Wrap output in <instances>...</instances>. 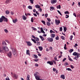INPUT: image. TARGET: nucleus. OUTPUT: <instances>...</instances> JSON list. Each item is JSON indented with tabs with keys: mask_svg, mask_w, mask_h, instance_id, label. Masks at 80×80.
<instances>
[{
	"mask_svg": "<svg viewBox=\"0 0 80 80\" xmlns=\"http://www.w3.org/2000/svg\"><path fill=\"white\" fill-rule=\"evenodd\" d=\"M9 49L7 47H1L0 46V53H6V52L9 51Z\"/></svg>",
	"mask_w": 80,
	"mask_h": 80,
	"instance_id": "nucleus-1",
	"label": "nucleus"
},
{
	"mask_svg": "<svg viewBox=\"0 0 80 80\" xmlns=\"http://www.w3.org/2000/svg\"><path fill=\"white\" fill-rule=\"evenodd\" d=\"M12 53L14 55V56L15 57L18 55V54L17 53V51H16V49L12 48Z\"/></svg>",
	"mask_w": 80,
	"mask_h": 80,
	"instance_id": "nucleus-2",
	"label": "nucleus"
},
{
	"mask_svg": "<svg viewBox=\"0 0 80 80\" xmlns=\"http://www.w3.org/2000/svg\"><path fill=\"white\" fill-rule=\"evenodd\" d=\"M12 53L11 51H9L8 54V56L9 58H12Z\"/></svg>",
	"mask_w": 80,
	"mask_h": 80,
	"instance_id": "nucleus-3",
	"label": "nucleus"
},
{
	"mask_svg": "<svg viewBox=\"0 0 80 80\" xmlns=\"http://www.w3.org/2000/svg\"><path fill=\"white\" fill-rule=\"evenodd\" d=\"M47 40L49 42H52L53 41V39L50 38H47Z\"/></svg>",
	"mask_w": 80,
	"mask_h": 80,
	"instance_id": "nucleus-4",
	"label": "nucleus"
},
{
	"mask_svg": "<svg viewBox=\"0 0 80 80\" xmlns=\"http://www.w3.org/2000/svg\"><path fill=\"white\" fill-rule=\"evenodd\" d=\"M55 23L56 24V25H59V23H60V22L59 20L58 21L57 19L55 20Z\"/></svg>",
	"mask_w": 80,
	"mask_h": 80,
	"instance_id": "nucleus-5",
	"label": "nucleus"
},
{
	"mask_svg": "<svg viewBox=\"0 0 80 80\" xmlns=\"http://www.w3.org/2000/svg\"><path fill=\"white\" fill-rule=\"evenodd\" d=\"M52 4H55L57 3V0H52L51 1Z\"/></svg>",
	"mask_w": 80,
	"mask_h": 80,
	"instance_id": "nucleus-6",
	"label": "nucleus"
},
{
	"mask_svg": "<svg viewBox=\"0 0 80 80\" xmlns=\"http://www.w3.org/2000/svg\"><path fill=\"white\" fill-rule=\"evenodd\" d=\"M3 20H4V22H7L8 21V20L7 18L5 17V16H3Z\"/></svg>",
	"mask_w": 80,
	"mask_h": 80,
	"instance_id": "nucleus-7",
	"label": "nucleus"
},
{
	"mask_svg": "<svg viewBox=\"0 0 80 80\" xmlns=\"http://www.w3.org/2000/svg\"><path fill=\"white\" fill-rule=\"evenodd\" d=\"M50 11H52V10H55V8L53 7V6L50 7Z\"/></svg>",
	"mask_w": 80,
	"mask_h": 80,
	"instance_id": "nucleus-8",
	"label": "nucleus"
},
{
	"mask_svg": "<svg viewBox=\"0 0 80 80\" xmlns=\"http://www.w3.org/2000/svg\"><path fill=\"white\" fill-rule=\"evenodd\" d=\"M3 20V16H2L0 18V22H2Z\"/></svg>",
	"mask_w": 80,
	"mask_h": 80,
	"instance_id": "nucleus-9",
	"label": "nucleus"
},
{
	"mask_svg": "<svg viewBox=\"0 0 80 80\" xmlns=\"http://www.w3.org/2000/svg\"><path fill=\"white\" fill-rule=\"evenodd\" d=\"M22 18L23 20H26V19H27V18L24 15H23L22 16Z\"/></svg>",
	"mask_w": 80,
	"mask_h": 80,
	"instance_id": "nucleus-10",
	"label": "nucleus"
},
{
	"mask_svg": "<svg viewBox=\"0 0 80 80\" xmlns=\"http://www.w3.org/2000/svg\"><path fill=\"white\" fill-rule=\"evenodd\" d=\"M47 63H48L49 64H50V65H52L53 64V63L52 62L50 61H48L47 62Z\"/></svg>",
	"mask_w": 80,
	"mask_h": 80,
	"instance_id": "nucleus-11",
	"label": "nucleus"
},
{
	"mask_svg": "<svg viewBox=\"0 0 80 80\" xmlns=\"http://www.w3.org/2000/svg\"><path fill=\"white\" fill-rule=\"evenodd\" d=\"M26 54L28 55H30V51L29 50H27L26 51Z\"/></svg>",
	"mask_w": 80,
	"mask_h": 80,
	"instance_id": "nucleus-12",
	"label": "nucleus"
},
{
	"mask_svg": "<svg viewBox=\"0 0 80 80\" xmlns=\"http://www.w3.org/2000/svg\"><path fill=\"white\" fill-rule=\"evenodd\" d=\"M38 48L39 49L40 51H42V50H43V48L42 47L39 46Z\"/></svg>",
	"mask_w": 80,
	"mask_h": 80,
	"instance_id": "nucleus-13",
	"label": "nucleus"
},
{
	"mask_svg": "<svg viewBox=\"0 0 80 80\" xmlns=\"http://www.w3.org/2000/svg\"><path fill=\"white\" fill-rule=\"evenodd\" d=\"M39 37L41 39L42 41H44V40H45L44 38H43V37L42 36H40Z\"/></svg>",
	"mask_w": 80,
	"mask_h": 80,
	"instance_id": "nucleus-14",
	"label": "nucleus"
},
{
	"mask_svg": "<svg viewBox=\"0 0 80 80\" xmlns=\"http://www.w3.org/2000/svg\"><path fill=\"white\" fill-rule=\"evenodd\" d=\"M18 20L17 19V18H16L15 19H13L12 20V22H13V23H16V22H17Z\"/></svg>",
	"mask_w": 80,
	"mask_h": 80,
	"instance_id": "nucleus-15",
	"label": "nucleus"
},
{
	"mask_svg": "<svg viewBox=\"0 0 80 80\" xmlns=\"http://www.w3.org/2000/svg\"><path fill=\"white\" fill-rule=\"evenodd\" d=\"M35 7L36 8H40V6L38 5H36Z\"/></svg>",
	"mask_w": 80,
	"mask_h": 80,
	"instance_id": "nucleus-16",
	"label": "nucleus"
},
{
	"mask_svg": "<svg viewBox=\"0 0 80 80\" xmlns=\"http://www.w3.org/2000/svg\"><path fill=\"white\" fill-rule=\"evenodd\" d=\"M61 78L62 79H65V76H64V75H61Z\"/></svg>",
	"mask_w": 80,
	"mask_h": 80,
	"instance_id": "nucleus-17",
	"label": "nucleus"
},
{
	"mask_svg": "<svg viewBox=\"0 0 80 80\" xmlns=\"http://www.w3.org/2000/svg\"><path fill=\"white\" fill-rule=\"evenodd\" d=\"M55 35L54 34H52L51 35V37L52 38H55Z\"/></svg>",
	"mask_w": 80,
	"mask_h": 80,
	"instance_id": "nucleus-18",
	"label": "nucleus"
},
{
	"mask_svg": "<svg viewBox=\"0 0 80 80\" xmlns=\"http://www.w3.org/2000/svg\"><path fill=\"white\" fill-rule=\"evenodd\" d=\"M76 58H78L79 57H80V53H78L77 54H76Z\"/></svg>",
	"mask_w": 80,
	"mask_h": 80,
	"instance_id": "nucleus-19",
	"label": "nucleus"
},
{
	"mask_svg": "<svg viewBox=\"0 0 80 80\" xmlns=\"http://www.w3.org/2000/svg\"><path fill=\"white\" fill-rule=\"evenodd\" d=\"M4 32L6 33H8V31L7 30V29H5L4 30Z\"/></svg>",
	"mask_w": 80,
	"mask_h": 80,
	"instance_id": "nucleus-20",
	"label": "nucleus"
},
{
	"mask_svg": "<svg viewBox=\"0 0 80 80\" xmlns=\"http://www.w3.org/2000/svg\"><path fill=\"white\" fill-rule=\"evenodd\" d=\"M18 75L14 74V77H15V78H18Z\"/></svg>",
	"mask_w": 80,
	"mask_h": 80,
	"instance_id": "nucleus-21",
	"label": "nucleus"
},
{
	"mask_svg": "<svg viewBox=\"0 0 80 80\" xmlns=\"http://www.w3.org/2000/svg\"><path fill=\"white\" fill-rule=\"evenodd\" d=\"M64 31V32H67V28L65 27H63Z\"/></svg>",
	"mask_w": 80,
	"mask_h": 80,
	"instance_id": "nucleus-22",
	"label": "nucleus"
},
{
	"mask_svg": "<svg viewBox=\"0 0 80 80\" xmlns=\"http://www.w3.org/2000/svg\"><path fill=\"white\" fill-rule=\"evenodd\" d=\"M33 57L34 58H38V56L36 54H34Z\"/></svg>",
	"mask_w": 80,
	"mask_h": 80,
	"instance_id": "nucleus-23",
	"label": "nucleus"
},
{
	"mask_svg": "<svg viewBox=\"0 0 80 80\" xmlns=\"http://www.w3.org/2000/svg\"><path fill=\"white\" fill-rule=\"evenodd\" d=\"M31 40H32V42H34V43H37V42H36V40H35V39H31Z\"/></svg>",
	"mask_w": 80,
	"mask_h": 80,
	"instance_id": "nucleus-24",
	"label": "nucleus"
},
{
	"mask_svg": "<svg viewBox=\"0 0 80 80\" xmlns=\"http://www.w3.org/2000/svg\"><path fill=\"white\" fill-rule=\"evenodd\" d=\"M9 2H10V0H7L5 2V3L8 4Z\"/></svg>",
	"mask_w": 80,
	"mask_h": 80,
	"instance_id": "nucleus-25",
	"label": "nucleus"
},
{
	"mask_svg": "<svg viewBox=\"0 0 80 80\" xmlns=\"http://www.w3.org/2000/svg\"><path fill=\"white\" fill-rule=\"evenodd\" d=\"M27 80H30V75H28L27 76Z\"/></svg>",
	"mask_w": 80,
	"mask_h": 80,
	"instance_id": "nucleus-26",
	"label": "nucleus"
},
{
	"mask_svg": "<svg viewBox=\"0 0 80 80\" xmlns=\"http://www.w3.org/2000/svg\"><path fill=\"white\" fill-rule=\"evenodd\" d=\"M78 53V52H74L73 53L72 55H74L75 56H76L77 55V54Z\"/></svg>",
	"mask_w": 80,
	"mask_h": 80,
	"instance_id": "nucleus-27",
	"label": "nucleus"
},
{
	"mask_svg": "<svg viewBox=\"0 0 80 80\" xmlns=\"http://www.w3.org/2000/svg\"><path fill=\"white\" fill-rule=\"evenodd\" d=\"M57 8L58 9H60V8H61V6L59 5L57 6Z\"/></svg>",
	"mask_w": 80,
	"mask_h": 80,
	"instance_id": "nucleus-28",
	"label": "nucleus"
},
{
	"mask_svg": "<svg viewBox=\"0 0 80 80\" xmlns=\"http://www.w3.org/2000/svg\"><path fill=\"white\" fill-rule=\"evenodd\" d=\"M26 43H27L28 46L29 47L30 46V42H26Z\"/></svg>",
	"mask_w": 80,
	"mask_h": 80,
	"instance_id": "nucleus-29",
	"label": "nucleus"
},
{
	"mask_svg": "<svg viewBox=\"0 0 80 80\" xmlns=\"http://www.w3.org/2000/svg\"><path fill=\"white\" fill-rule=\"evenodd\" d=\"M73 51V49H71L70 50H69V53H72V52Z\"/></svg>",
	"mask_w": 80,
	"mask_h": 80,
	"instance_id": "nucleus-30",
	"label": "nucleus"
},
{
	"mask_svg": "<svg viewBox=\"0 0 80 80\" xmlns=\"http://www.w3.org/2000/svg\"><path fill=\"white\" fill-rule=\"evenodd\" d=\"M38 58H36L35 59H34V62H38Z\"/></svg>",
	"mask_w": 80,
	"mask_h": 80,
	"instance_id": "nucleus-31",
	"label": "nucleus"
},
{
	"mask_svg": "<svg viewBox=\"0 0 80 80\" xmlns=\"http://www.w3.org/2000/svg\"><path fill=\"white\" fill-rule=\"evenodd\" d=\"M10 13V12L8 10H7L6 11V15H8V14H9Z\"/></svg>",
	"mask_w": 80,
	"mask_h": 80,
	"instance_id": "nucleus-32",
	"label": "nucleus"
},
{
	"mask_svg": "<svg viewBox=\"0 0 80 80\" xmlns=\"http://www.w3.org/2000/svg\"><path fill=\"white\" fill-rule=\"evenodd\" d=\"M47 25H48V26H50V25H51V23H50V22H47Z\"/></svg>",
	"mask_w": 80,
	"mask_h": 80,
	"instance_id": "nucleus-33",
	"label": "nucleus"
},
{
	"mask_svg": "<svg viewBox=\"0 0 80 80\" xmlns=\"http://www.w3.org/2000/svg\"><path fill=\"white\" fill-rule=\"evenodd\" d=\"M57 55L54 58V59L55 61H58V60H57Z\"/></svg>",
	"mask_w": 80,
	"mask_h": 80,
	"instance_id": "nucleus-34",
	"label": "nucleus"
},
{
	"mask_svg": "<svg viewBox=\"0 0 80 80\" xmlns=\"http://www.w3.org/2000/svg\"><path fill=\"white\" fill-rule=\"evenodd\" d=\"M57 12H58V13H59V14H60V15H61V16H62V13H61L60 12V11L57 10Z\"/></svg>",
	"mask_w": 80,
	"mask_h": 80,
	"instance_id": "nucleus-35",
	"label": "nucleus"
},
{
	"mask_svg": "<svg viewBox=\"0 0 80 80\" xmlns=\"http://www.w3.org/2000/svg\"><path fill=\"white\" fill-rule=\"evenodd\" d=\"M25 15H26V16L27 17V16H28V15H29V16L30 15V14L29 13H27V14L25 13Z\"/></svg>",
	"mask_w": 80,
	"mask_h": 80,
	"instance_id": "nucleus-36",
	"label": "nucleus"
},
{
	"mask_svg": "<svg viewBox=\"0 0 80 80\" xmlns=\"http://www.w3.org/2000/svg\"><path fill=\"white\" fill-rule=\"evenodd\" d=\"M56 40H59V38L58 36H57L56 37Z\"/></svg>",
	"mask_w": 80,
	"mask_h": 80,
	"instance_id": "nucleus-37",
	"label": "nucleus"
},
{
	"mask_svg": "<svg viewBox=\"0 0 80 80\" xmlns=\"http://www.w3.org/2000/svg\"><path fill=\"white\" fill-rule=\"evenodd\" d=\"M31 28H32V29H33V30H37V29L36 28H35L33 27H31Z\"/></svg>",
	"mask_w": 80,
	"mask_h": 80,
	"instance_id": "nucleus-38",
	"label": "nucleus"
},
{
	"mask_svg": "<svg viewBox=\"0 0 80 80\" xmlns=\"http://www.w3.org/2000/svg\"><path fill=\"white\" fill-rule=\"evenodd\" d=\"M34 1V0H30L31 3H32V4H33Z\"/></svg>",
	"mask_w": 80,
	"mask_h": 80,
	"instance_id": "nucleus-39",
	"label": "nucleus"
},
{
	"mask_svg": "<svg viewBox=\"0 0 80 80\" xmlns=\"http://www.w3.org/2000/svg\"><path fill=\"white\" fill-rule=\"evenodd\" d=\"M53 72H56V71H57V70L55 68H53Z\"/></svg>",
	"mask_w": 80,
	"mask_h": 80,
	"instance_id": "nucleus-40",
	"label": "nucleus"
},
{
	"mask_svg": "<svg viewBox=\"0 0 80 80\" xmlns=\"http://www.w3.org/2000/svg\"><path fill=\"white\" fill-rule=\"evenodd\" d=\"M2 45H6V42L5 41H2Z\"/></svg>",
	"mask_w": 80,
	"mask_h": 80,
	"instance_id": "nucleus-41",
	"label": "nucleus"
},
{
	"mask_svg": "<svg viewBox=\"0 0 80 80\" xmlns=\"http://www.w3.org/2000/svg\"><path fill=\"white\" fill-rule=\"evenodd\" d=\"M36 41L37 42H38V41H39V38H36Z\"/></svg>",
	"mask_w": 80,
	"mask_h": 80,
	"instance_id": "nucleus-42",
	"label": "nucleus"
},
{
	"mask_svg": "<svg viewBox=\"0 0 80 80\" xmlns=\"http://www.w3.org/2000/svg\"><path fill=\"white\" fill-rule=\"evenodd\" d=\"M66 70H68V71H72V69H71L70 68H66Z\"/></svg>",
	"mask_w": 80,
	"mask_h": 80,
	"instance_id": "nucleus-43",
	"label": "nucleus"
},
{
	"mask_svg": "<svg viewBox=\"0 0 80 80\" xmlns=\"http://www.w3.org/2000/svg\"><path fill=\"white\" fill-rule=\"evenodd\" d=\"M73 35H71L70 37V40H72V38H73Z\"/></svg>",
	"mask_w": 80,
	"mask_h": 80,
	"instance_id": "nucleus-44",
	"label": "nucleus"
},
{
	"mask_svg": "<svg viewBox=\"0 0 80 80\" xmlns=\"http://www.w3.org/2000/svg\"><path fill=\"white\" fill-rule=\"evenodd\" d=\"M65 14H68L69 13V12H68V11H66L64 12Z\"/></svg>",
	"mask_w": 80,
	"mask_h": 80,
	"instance_id": "nucleus-45",
	"label": "nucleus"
},
{
	"mask_svg": "<svg viewBox=\"0 0 80 80\" xmlns=\"http://www.w3.org/2000/svg\"><path fill=\"white\" fill-rule=\"evenodd\" d=\"M42 22L44 24V25H45V22L44 21H42Z\"/></svg>",
	"mask_w": 80,
	"mask_h": 80,
	"instance_id": "nucleus-46",
	"label": "nucleus"
},
{
	"mask_svg": "<svg viewBox=\"0 0 80 80\" xmlns=\"http://www.w3.org/2000/svg\"><path fill=\"white\" fill-rule=\"evenodd\" d=\"M61 38H62V40H65L64 38H65V37L63 36H62L61 37Z\"/></svg>",
	"mask_w": 80,
	"mask_h": 80,
	"instance_id": "nucleus-47",
	"label": "nucleus"
},
{
	"mask_svg": "<svg viewBox=\"0 0 80 80\" xmlns=\"http://www.w3.org/2000/svg\"><path fill=\"white\" fill-rule=\"evenodd\" d=\"M62 30H63V29L62 28V27H60V32H62Z\"/></svg>",
	"mask_w": 80,
	"mask_h": 80,
	"instance_id": "nucleus-48",
	"label": "nucleus"
},
{
	"mask_svg": "<svg viewBox=\"0 0 80 80\" xmlns=\"http://www.w3.org/2000/svg\"><path fill=\"white\" fill-rule=\"evenodd\" d=\"M31 37H32V38H34V39H35V36H34L33 35H32Z\"/></svg>",
	"mask_w": 80,
	"mask_h": 80,
	"instance_id": "nucleus-49",
	"label": "nucleus"
},
{
	"mask_svg": "<svg viewBox=\"0 0 80 80\" xmlns=\"http://www.w3.org/2000/svg\"><path fill=\"white\" fill-rule=\"evenodd\" d=\"M65 66H67V65H68V62H66V63L64 64Z\"/></svg>",
	"mask_w": 80,
	"mask_h": 80,
	"instance_id": "nucleus-50",
	"label": "nucleus"
},
{
	"mask_svg": "<svg viewBox=\"0 0 80 80\" xmlns=\"http://www.w3.org/2000/svg\"><path fill=\"white\" fill-rule=\"evenodd\" d=\"M45 17L46 18H47L48 17V14H46L45 15Z\"/></svg>",
	"mask_w": 80,
	"mask_h": 80,
	"instance_id": "nucleus-51",
	"label": "nucleus"
},
{
	"mask_svg": "<svg viewBox=\"0 0 80 80\" xmlns=\"http://www.w3.org/2000/svg\"><path fill=\"white\" fill-rule=\"evenodd\" d=\"M31 22H33V18L32 17L31 18Z\"/></svg>",
	"mask_w": 80,
	"mask_h": 80,
	"instance_id": "nucleus-52",
	"label": "nucleus"
},
{
	"mask_svg": "<svg viewBox=\"0 0 80 80\" xmlns=\"http://www.w3.org/2000/svg\"><path fill=\"white\" fill-rule=\"evenodd\" d=\"M70 67H71V68H72V69H73V68H74V67H73V65H70Z\"/></svg>",
	"mask_w": 80,
	"mask_h": 80,
	"instance_id": "nucleus-53",
	"label": "nucleus"
},
{
	"mask_svg": "<svg viewBox=\"0 0 80 80\" xmlns=\"http://www.w3.org/2000/svg\"><path fill=\"white\" fill-rule=\"evenodd\" d=\"M66 16H67V17H65V18H68V17H69V16H68V15L67 14H66Z\"/></svg>",
	"mask_w": 80,
	"mask_h": 80,
	"instance_id": "nucleus-54",
	"label": "nucleus"
},
{
	"mask_svg": "<svg viewBox=\"0 0 80 80\" xmlns=\"http://www.w3.org/2000/svg\"><path fill=\"white\" fill-rule=\"evenodd\" d=\"M43 59L44 60H47V58L46 57H44L43 58Z\"/></svg>",
	"mask_w": 80,
	"mask_h": 80,
	"instance_id": "nucleus-55",
	"label": "nucleus"
},
{
	"mask_svg": "<svg viewBox=\"0 0 80 80\" xmlns=\"http://www.w3.org/2000/svg\"><path fill=\"white\" fill-rule=\"evenodd\" d=\"M37 45H39L40 43V42H37Z\"/></svg>",
	"mask_w": 80,
	"mask_h": 80,
	"instance_id": "nucleus-56",
	"label": "nucleus"
},
{
	"mask_svg": "<svg viewBox=\"0 0 80 80\" xmlns=\"http://www.w3.org/2000/svg\"><path fill=\"white\" fill-rule=\"evenodd\" d=\"M5 80H10L8 77V78H6Z\"/></svg>",
	"mask_w": 80,
	"mask_h": 80,
	"instance_id": "nucleus-57",
	"label": "nucleus"
},
{
	"mask_svg": "<svg viewBox=\"0 0 80 80\" xmlns=\"http://www.w3.org/2000/svg\"><path fill=\"white\" fill-rule=\"evenodd\" d=\"M35 67H38V64L36 63L35 65Z\"/></svg>",
	"mask_w": 80,
	"mask_h": 80,
	"instance_id": "nucleus-58",
	"label": "nucleus"
},
{
	"mask_svg": "<svg viewBox=\"0 0 80 80\" xmlns=\"http://www.w3.org/2000/svg\"><path fill=\"white\" fill-rule=\"evenodd\" d=\"M67 58H64V59H63V60H62V62H65V60H66Z\"/></svg>",
	"mask_w": 80,
	"mask_h": 80,
	"instance_id": "nucleus-59",
	"label": "nucleus"
},
{
	"mask_svg": "<svg viewBox=\"0 0 80 80\" xmlns=\"http://www.w3.org/2000/svg\"><path fill=\"white\" fill-rule=\"evenodd\" d=\"M73 59H74V60H77L78 59V58H77V57H76V56L75 57H74L73 58Z\"/></svg>",
	"mask_w": 80,
	"mask_h": 80,
	"instance_id": "nucleus-60",
	"label": "nucleus"
},
{
	"mask_svg": "<svg viewBox=\"0 0 80 80\" xmlns=\"http://www.w3.org/2000/svg\"><path fill=\"white\" fill-rule=\"evenodd\" d=\"M47 20L48 21V22H50L51 21V20L49 18H47Z\"/></svg>",
	"mask_w": 80,
	"mask_h": 80,
	"instance_id": "nucleus-61",
	"label": "nucleus"
},
{
	"mask_svg": "<svg viewBox=\"0 0 80 80\" xmlns=\"http://www.w3.org/2000/svg\"><path fill=\"white\" fill-rule=\"evenodd\" d=\"M41 32L43 31V28H41Z\"/></svg>",
	"mask_w": 80,
	"mask_h": 80,
	"instance_id": "nucleus-62",
	"label": "nucleus"
},
{
	"mask_svg": "<svg viewBox=\"0 0 80 80\" xmlns=\"http://www.w3.org/2000/svg\"><path fill=\"white\" fill-rule=\"evenodd\" d=\"M36 9H34L33 10V12H34V13H35V12H36Z\"/></svg>",
	"mask_w": 80,
	"mask_h": 80,
	"instance_id": "nucleus-63",
	"label": "nucleus"
},
{
	"mask_svg": "<svg viewBox=\"0 0 80 80\" xmlns=\"http://www.w3.org/2000/svg\"><path fill=\"white\" fill-rule=\"evenodd\" d=\"M33 14L35 17H37V15L36 13H33Z\"/></svg>",
	"mask_w": 80,
	"mask_h": 80,
	"instance_id": "nucleus-64",
	"label": "nucleus"
}]
</instances>
